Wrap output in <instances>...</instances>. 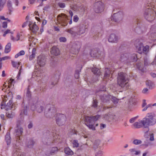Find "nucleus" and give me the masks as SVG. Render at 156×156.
Segmentation results:
<instances>
[{
	"instance_id": "obj_1",
	"label": "nucleus",
	"mask_w": 156,
	"mask_h": 156,
	"mask_svg": "<svg viewBox=\"0 0 156 156\" xmlns=\"http://www.w3.org/2000/svg\"><path fill=\"white\" fill-rule=\"evenodd\" d=\"M100 116L97 115L94 116L85 117L84 120L85 124L90 129L95 130V128L94 126V122L98 120Z\"/></svg>"
},
{
	"instance_id": "obj_2",
	"label": "nucleus",
	"mask_w": 156,
	"mask_h": 156,
	"mask_svg": "<svg viewBox=\"0 0 156 156\" xmlns=\"http://www.w3.org/2000/svg\"><path fill=\"white\" fill-rule=\"evenodd\" d=\"M141 41V40L136 39L135 41L134 45L139 53L141 54L143 52L146 54L149 51V47L146 45L144 47Z\"/></svg>"
},
{
	"instance_id": "obj_3",
	"label": "nucleus",
	"mask_w": 156,
	"mask_h": 156,
	"mask_svg": "<svg viewBox=\"0 0 156 156\" xmlns=\"http://www.w3.org/2000/svg\"><path fill=\"white\" fill-rule=\"evenodd\" d=\"M126 74L123 73H119L117 77V83L122 88L125 87V89L128 88V83L126 82L127 78Z\"/></svg>"
},
{
	"instance_id": "obj_4",
	"label": "nucleus",
	"mask_w": 156,
	"mask_h": 156,
	"mask_svg": "<svg viewBox=\"0 0 156 156\" xmlns=\"http://www.w3.org/2000/svg\"><path fill=\"white\" fill-rule=\"evenodd\" d=\"M144 16L147 21H152L155 19L156 13L152 9L148 8L146 9Z\"/></svg>"
},
{
	"instance_id": "obj_5",
	"label": "nucleus",
	"mask_w": 156,
	"mask_h": 156,
	"mask_svg": "<svg viewBox=\"0 0 156 156\" xmlns=\"http://www.w3.org/2000/svg\"><path fill=\"white\" fill-rule=\"evenodd\" d=\"M55 112L56 110L53 106L50 105L46 106L44 115L47 117H52Z\"/></svg>"
},
{
	"instance_id": "obj_6",
	"label": "nucleus",
	"mask_w": 156,
	"mask_h": 156,
	"mask_svg": "<svg viewBox=\"0 0 156 156\" xmlns=\"http://www.w3.org/2000/svg\"><path fill=\"white\" fill-rule=\"evenodd\" d=\"M68 19V16L63 13L59 14L57 16L58 23L62 26H65L67 25Z\"/></svg>"
},
{
	"instance_id": "obj_7",
	"label": "nucleus",
	"mask_w": 156,
	"mask_h": 156,
	"mask_svg": "<svg viewBox=\"0 0 156 156\" xmlns=\"http://www.w3.org/2000/svg\"><path fill=\"white\" fill-rule=\"evenodd\" d=\"M59 136L58 135L54 136L52 137L51 136H48L47 137H44L42 139V142L44 144L49 145L51 143H54L56 139V141L58 142V139Z\"/></svg>"
},
{
	"instance_id": "obj_8",
	"label": "nucleus",
	"mask_w": 156,
	"mask_h": 156,
	"mask_svg": "<svg viewBox=\"0 0 156 156\" xmlns=\"http://www.w3.org/2000/svg\"><path fill=\"white\" fill-rule=\"evenodd\" d=\"M31 108L33 111L36 109L37 112L41 113L44 109V105L42 102L40 101L37 102L35 103V104L32 105Z\"/></svg>"
},
{
	"instance_id": "obj_9",
	"label": "nucleus",
	"mask_w": 156,
	"mask_h": 156,
	"mask_svg": "<svg viewBox=\"0 0 156 156\" xmlns=\"http://www.w3.org/2000/svg\"><path fill=\"white\" fill-rule=\"evenodd\" d=\"M123 18V13L122 12L119 11L114 13L112 16L111 18V20H113L115 22L122 20Z\"/></svg>"
},
{
	"instance_id": "obj_10",
	"label": "nucleus",
	"mask_w": 156,
	"mask_h": 156,
	"mask_svg": "<svg viewBox=\"0 0 156 156\" xmlns=\"http://www.w3.org/2000/svg\"><path fill=\"white\" fill-rule=\"evenodd\" d=\"M100 98L101 100L104 102H106L108 101L109 100L111 99L114 104L117 103L119 101L116 98L110 95L106 96L104 95L103 96H101Z\"/></svg>"
},
{
	"instance_id": "obj_11",
	"label": "nucleus",
	"mask_w": 156,
	"mask_h": 156,
	"mask_svg": "<svg viewBox=\"0 0 156 156\" xmlns=\"http://www.w3.org/2000/svg\"><path fill=\"white\" fill-rule=\"evenodd\" d=\"M66 117L63 115L58 114L57 115V117L56 118L57 123L59 126L64 125L66 121Z\"/></svg>"
},
{
	"instance_id": "obj_12",
	"label": "nucleus",
	"mask_w": 156,
	"mask_h": 156,
	"mask_svg": "<svg viewBox=\"0 0 156 156\" xmlns=\"http://www.w3.org/2000/svg\"><path fill=\"white\" fill-rule=\"evenodd\" d=\"M103 4L102 2L98 1L94 4V10L96 13H100L104 9Z\"/></svg>"
},
{
	"instance_id": "obj_13",
	"label": "nucleus",
	"mask_w": 156,
	"mask_h": 156,
	"mask_svg": "<svg viewBox=\"0 0 156 156\" xmlns=\"http://www.w3.org/2000/svg\"><path fill=\"white\" fill-rule=\"evenodd\" d=\"M80 47V44L79 43H75L73 44L71 49L70 52L74 54H77L79 51Z\"/></svg>"
},
{
	"instance_id": "obj_14",
	"label": "nucleus",
	"mask_w": 156,
	"mask_h": 156,
	"mask_svg": "<svg viewBox=\"0 0 156 156\" xmlns=\"http://www.w3.org/2000/svg\"><path fill=\"white\" fill-rule=\"evenodd\" d=\"M46 58L44 56L40 55L38 57L37 63L40 67H44L46 64Z\"/></svg>"
},
{
	"instance_id": "obj_15",
	"label": "nucleus",
	"mask_w": 156,
	"mask_h": 156,
	"mask_svg": "<svg viewBox=\"0 0 156 156\" xmlns=\"http://www.w3.org/2000/svg\"><path fill=\"white\" fill-rule=\"evenodd\" d=\"M23 128L20 127H17L15 130L16 141L19 143L20 142V136L23 133Z\"/></svg>"
},
{
	"instance_id": "obj_16",
	"label": "nucleus",
	"mask_w": 156,
	"mask_h": 156,
	"mask_svg": "<svg viewBox=\"0 0 156 156\" xmlns=\"http://www.w3.org/2000/svg\"><path fill=\"white\" fill-rule=\"evenodd\" d=\"M130 54L128 53H125L122 54L120 56L119 59L122 62L128 63L129 62V56Z\"/></svg>"
},
{
	"instance_id": "obj_17",
	"label": "nucleus",
	"mask_w": 156,
	"mask_h": 156,
	"mask_svg": "<svg viewBox=\"0 0 156 156\" xmlns=\"http://www.w3.org/2000/svg\"><path fill=\"white\" fill-rule=\"evenodd\" d=\"M119 39V38L118 36L115 34H112L109 36L108 39V41L109 42L112 43H116Z\"/></svg>"
},
{
	"instance_id": "obj_18",
	"label": "nucleus",
	"mask_w": 156,
	"mask_h": 156,
	"mask_svg": "<svg viewBox=\"0 0 156 156\" xmlns=\"http://www.w3.org/2000/svg\"><path fill=\"white\" fill-rule=\"evenodd\" d=\"M147 116L149 117L148 119L149 120V125H152L156 122V119L154 118L155 115L153 113H148Z\"/></svg>"
},
{
	"instance_id": "obj_19",
	"label": "nucleus",
	"mask_w": 156,
	"mask_h": 156,
	"mask_svg": "<svg viewBox=\"0 0 156 156\" xmlns=\"http://www.w3.org/2000/svg\"><path fill=\"white\" fill-rule=\"evenodd\" d=\"M30 30L34 33H35L38 30V26L35 23L30 22L29 24Z\"/></svg>"
},
{
	"instance_id": "obj_20",
	"label": "nucleus",
	"mask_w": 156,
	"mask_h": 156,
	"mask_svg": "<svg viewBox=\"0 0 156 156\" xmlns=\"http://www.w3.org/2000/svg\"><path fill=\"white\" fill-rule=\"evenodd\" d=\"M14 147L15 150L14 151L13 156H22L21 152L20 151V150L18 149V146L15 145L14 146Z\"/></svg>"
},
{
	"instance_id": "obj_21",
	"label": "nucleus",
	"mask_w": 156,
	"mask_h": 156,
	"mask_svg": "<svg viewBox=\"0 0 156 156\" xmlns=\"http://www.w3.org/2000/svg\"><path fill=\"white\" fill-rule=\"evenodd\" d=\"M50 52L51 54L55 55H58L59 54V50L56 46L53 47Z\"/></svg>"
},
{
	"instance_id": "obj_22",
	"label": "nucleus",
	"mask_w": 156,
	"mask_h": 156,
	"mask_svg": "<svg viewBox=\"0 0 156 156\" xmlns=\"http://www.w3.org/2000/svg\"><path fill=\"white\" fill-rule=\"evenodd\" d=\"M90 55L92 57H99L100 54L97 50H94L91 51Z\"/></svg>"
},
{
	"instance_id": "obj_23",
	"label": "nucleus",
	"mask_w": 156,
	"mask_h": 156,
	"mask_svg": "<svg viewBox=\"0 0 156 156\" xmlns=\"http://www.w3.org/2000/svg\"><path fill=\"white\" fill-rule=\"evenodd\" d=\"M149 121V120L147 118H144L143 120H141L143 126L145 128L147 127L148 125H150Z\"/></svg>"
},
{
	"instance_id": "obj_24",
	"label": "nucleus",
	"mask_w": 156,
	"mask_h": 156,
	"mask_svg": "<svg viewBox=\"0 0 156 156\" xmlns=\"http://www.w3.org/2000/svg\"><path fill=\"white\" fill-rule=\"evenodd\" d=\"M85 28L83 26H78V35H80L85 32Z\"/></svg>"
},
{
	"instance_id": "obj_25",
	"label": "nucleus",
	"mask_w": 156,
	"mask_h": 156,
	"mask_svg": "<svg viewBox=\"0 0 156 156\" xmlns=\"http://www.w3.org/2000/svg\"><path fill=\"white\" fill-rule=\"evenodd\" d=\"M58 151V149L56 147H54L51 148L50 150V153L49 154L46 153V155L48 156H49L50 154L52 155H53Z\"/></svg>"
},
{
	"instance_id": "obj_26",
	"label": "nucleus",
	"mask_w": 156,
	"mask_h": 156,
	"mask_svg": "<svg viewBox=\"0 0 156 156\" xmlns=\"http://www.w3.org/2000/svg\"><path fill=\"white\" fill-rule=\"evenodd\" d=\"M34 144V140L30 139L28 140L26 144V146L29 148H32Z\"/></svg>"
},
{
	"instance_id": "obj_27",
	"label": "nucleus",
	"mask_w": 156,
	"mask_h": 156,
	"mask_svg": "<svg viewBox=\"0 0 156 156\" xmlns=\"http://www.w3.org/2000/svg\"><path fill=\"white\" fill-rule=\"evenodd\" d=\"M110 70L106 68L105 69V73L104 75V77L105 78H108L110 77L111 76V72Z\"/></svg>"
},
{
	"instance_id": "obj_28",
	"label": "nucleus",
	"mask_w": 156,
	"mask_h": 156,
	"mask_svg": "<svg viewBox=\"0 0 156 156\" xmlns=\"http://www.w3.org/2000/svg\"><path fill=\"white\" fill-rule=\"evenodd\" d=\"M5 140L8 145H9L11 142V138L10 136V133L8 132L5 136Z\"/></svg>"
},
{
	"instance_id": "obj_29",
	"label": "nucleus",
	"mask_w": 156,
	"mask_h": 156,
	"mask_svg": "<svg viewBox=\"0 0 156 156\" xmlns=\"http://www.w3.org/2000/svg\"><path fill=\"white\" fill-rule=\"evenodd\" d=\"M137 59V55L135 54H133L130 56H129V62L136 61Z\"/></svg>"
},
{
	"instance_id": "obj_30",
	"label": "nucleus",
	"mask_w": 156,
	"mask_h": 156,
	"mask_svg": "<svg viewBox=\"0 0 156 156\" xmlns=\"http://www.w3.org/2000/svg\"><path fill=\"white\" fill-rule=\"evenodd\" d=\"M64 152L69 155H72L73 154V152L69 147H66L64 149Z\"/></svg>"
},
{
	"instance_id": "obj_31",
	"label": "nucleus",
	"mask_w": 156,
	"mask_h": 156,
	"mask_svg": "<svg viewBox=\"0 0 156 156\" xmlns=\"http://www.w3.org/2000/svg\"><path fill=\"white\" fill-rule=\"evenodd\" d=\"M108 116L109 120H112L116 122L118 120V118L114 114H109Z\"/></svg>"
},
{
	"instance_id": "obj_32",
	"label": "nucleus",
	"mask_w": 156,
	"mask_h": 156,
	"mask_svg": "<svg viewBox=\"0 0 156 156\" xmlns=\"http://www.w3.org/2000/svg\"><path fill=\"white\" fill-rule=\"evenodd\" d=\"M144 66H148L151 65L153 66L154 65V62L150 63L149 62V61L148 59L147 58H144Z\"/></svg>"
},
{
	"instance_id": "obj_33",
	"label": "nucleus",
	"mask_w": 156,
	"mask_h": 156,
	"mask_svg": "<svg viewBox=\"0 0 156 156\" xmlns=\"http://www.w3.org/2000/svg\"><path fill=\"white\" fill-rule=\"evenodd\" d=\"M92 71L94 75H100L101 73L99 69L95 67L92 69Z\"/></svg>"
},
{
	"instance_id": "obj_34",
	"label": "nucleus",
	"mask_w": 156,
	"mask_h": 156,
	"mask_svg": "<svg viewBox=\"0 0 156 156\" xmlns=\"http://www.w3.org/2000/svg\"><path fill=\"white\" fill-rule=\"evenodd\" d=\"M134 126L136 128H140L143 126L141 120H139L138 122H135L133 124Z\"/></svg>"
},
{
	"instance_id": "obj_35",
	"label": "nucleus",
	"mask_w": 156,
	"mask_h": 156,
	"mask_svg": "<svg viewBox=\"0 0 156 156\" xmlns=\"http://www.w3.org/2000/svg\"><path fill=\"white\" fill-rule=\"evenodd\" d=\"M130 152L133 155H138L140 153V151H136L135 148L130 149L129 150Z\"/></svg>"
},
{
	"instance_id": "obj_36",
	"label": "nucleus",
	"mask_w": 156,
	"mask_h": 156,
	"mask_svg": "<svg viewBox=\"0 0 156 156\" xmlns=\"http://www.w3.org/2000/svg\"><path fill=\"white\" fill-rule=\"evenodd\" d=\"M146 85L149 87L150 89H152L154 87V84L150 80H148L146 81Z\"/></svg>"
},
{
	"instance_id": "obj_37",
	"label": "nucleus",
	"mask_w": 156,
	"mask_h": 156,
	"mask_svg": "<svg viewBox=\"0 0 156 156\" xmlns=\"http://www.w3.org/2000/svg\"><path fill=\"white\" fill-rule=\"evenodd\" d=\"M7 116L9 118H12L14 115V112L11 110L9 111L6 113Z\"/></svg>"
},
{
	"instance_id": "obj_38",
	"label": "nucleus",
	"mask_w": 156,
	"mask_h": 156,
	"mask_svg": "<svg viewBox=\"0 0 156 156\" xmlns=\"http://www.w3.org/2000/svg\"><path fill=\"white\" fill-rule=\"evenodd\" d=\"M11 44L9 43L5 46V53H8L11 50Z\"/></svg>"
},
{
	"instance_id": "obj_39",
	"label": "nucleus",
	"mask_w": 156,
	"mask_h": 156,
	"mask_svg": "<svg viewBox=\"0 0 156 156\" xmlns=\"http://www.w3.org/2000/svg\"><path fill=\"white\" fill-rule=\"evenodd\" d=\"M2 101L1 104V106H4L5 105V102L7 101L8 99L6 96H2Z\"/></svg>"
},
{
	"instance_id": "obj_40",
	"label": "nucleus",
	"mask_w": 156,
	"mask_h": 156,
	"mask_svg": "<svg viewBox=\"0 0 156 156\" xmlns=\"http://www.w3.org/2000/svg\"><path fill=\"white\" fill-rule=\"evenodd\" d=\"M136 66L138 69L142 72H144L143 66L141 62L138 63L136 64Z\"/></svg>"
},
{
	"instance_id": "obj_41",
	"label": "nucleus",
	"mask_w": 156,
	"mask_h": 156,
	"mask_svg": "<svg viewBox=\"0 0 156 156\" xmlns=\"http://www.w3.org/2000/svg\"><path fill=\"white\" fill-rule=\"evenodd\" d=\"M135 31L138 34H140L142 33L143 30L142 28H141L139 26L136 27Z\"/></svg>"
},
{
	"instance_id": "obj_42",
	"label": "nucleus",
	"mask_w": 156,
	"mask_h": 156,
	"mask_svg": "<svg viewBox=\"0 0 156 156\" xmlns=\"http://www.w3.org/2000/svg\"><path fill=\"white\" fill-rule=\"evenodd\" d=\"M58 82V79L57 78H55L54 77H53L51 79V84L54 86L56 85Z\"/></svg>"
},
{
	"instance_id": "obj_43",
	"label": "nucleus",
	"mask_w": 156,
	"mask_h": 156,
	"mask_svg": "<svg viewBox=\"0 0 156 156\" xmlns=\"http://www.w3.org/2000/svg\"><path fill=\"white\" fill-rule=\"evenodd\" d=\"M35 49L34 48H33L32 50V54L30 55L29 57V59L30 60H32L34 58L35 56Z\"/></svg>"
},
{
	"instance_id": "obj_44",
	"label": "nucleus",
	"mask_w": 156,
	"mask_h": 156,
	"mask_svg": "<svg viewBox=\"0 0 156 156\" xmlns=\"http://www.w3.org/2000/svg\"><path fill=\"white\" fill-rule=\"evenodd\" d=\"M33 76L38 77L39 80H40V78H41V74L39 73V71H34L33 73Z\"/></svg>"
},
{
	"instance_id": "obj_45",
	"label": "nucleus",
	"mask_w": 156,
	"mask_h": 156,
	"mask_svg": "<svg viewBox=\"0 0 156 156\" xmlns=\"http://www.w3.org/2000/svg\"><path fill=\"white\" fill-rule=\"evenodd\" d=\"M7 6L9 8V11H11L12 9V3L11 1L9 0L8 1L7 3Z\"/></svg>"
},
{
	"instance_id": "obj_46",
	"label": "nucleus",
	"mask_w": 156,
	"mask_h": 156,
	"mask_svg": "<svg viewBox=\"0 0 156 156\" xmlns=\"http://www.w3.org/2000/svg\"><path fill=\"white\" fill-rule=\"evenodd\" d=\"M27 107H26V108H24L21 111V112L20 113V115H23V114L26 115L27 113Z\"/></svg>"
},
{
	"instance_id": "obj_47",
	"label": "nucleus",
	"mask_w": 156,
	"mask_h": 156,
	"mask_svg": "<svg viewBox=\"0 0 156 156\" xmlns=\"http://www.w3.org/2000/svg\"><path fill=\"white\" fill-rule=\"evenodd\" d=\"M25 54V52L23 50L21 51L19 53L15 55V58H17L19 56L23 55Z\"/></svg>"
},
{
	"instance_id": "obj_48",
	"label": "nucleus",
	"mask_w": 156,
	"mask_h": 156,
	"mask_svg": "<svg viewBox=\"0 0 156 156\" xmlns=\"http://www.w3.org/2000/svg\"><path fill=\"white\" fill-rule=\"evenodd\" d=\"M142 141L141 140H134L133 142V144L135 145H138L141 144L142 143Z\"/></svg>"
},
{
	"instance_id": "obj_49",
	"label": "nucleus",
	"mask_w": 156,
	"mask_h": 156,
	"mask_svg": "<svg viewBox=\"0 0 156 156\" xmlns=\"http://www.w3.org/2000/svg\"><path fill=\"white\" fill-rule=\"evenodd\" d=\"M66 31L72 35L76 36L74 33V31L73 29V27L67 30Z\"/></svg>"
},
{
	"instance_id": "obj_50",
	"label": "nucleus",
	"mask_w": 156,
	"mask_h": 156,
	"mask_svg": "<svg viewBox=\"0 0 156 156\" xmlns=\"http://www.w3.org/2000/svg\"><path fill=\"white\" fill-rule=\"evenodd\" d=\"M73 29L74 31L75 35H76V34L78 35V26L73 27Z\"/></svg>"
},
{
	"instance_id": "obj_51",
	"label": "nucleus",
	"mask_w": 156,
	"mask_h": 156,
	"mask_svg": "<svg viewBox=\"0 0 156 156\" xmlns=\"http://www.w3.org/2000/svg\"><path fill=\"white\" fill-rule=\"evenodd\" d=\"M73 146L74 147H77L79 146V144L77 140H74L73 142Z\"/></svg>"
},
{
	"instance_id": "obj_52",
	"label": "nucleus",
	"mask_w": 156,
	"mask_h": 156,
	"mask_svg": "<svg viewBox=\"0 0 156 156\" xmlns=\"http://www.w3.org/2000/svg\"><path fill=\"white\" fill-rule=\"evenodd\" d=\"M77 132L75 130L73 129H71L69 132V133L70 135H72L74 134H77Z\"/></svg>"
},
{
	"instance_id": "obj_53",
	"label": "nucleus",
	"mask_w": 156,
	"mask_h": 156,
	"mask_svg": "<svg viewBox=\"0 0 156 156\" xmlns=\"http://www.w3.org/2000/svg\"><path fill=\"white\" fill-rule=\"evenodd\" d=\"M103 154V152L101 151H97L95 154V156H102Z\"/></svg>"
},
{
	"instance_id": "obj_54",
	"label": "nucleus",
	"mask_w": 156,
	"mask_h": 156,
	"mask_svg": "<svg viewBox=\"0 0 156 156\" xmlns=\"http://www.w3.org/2000/svg\"><path fill=\"white\" fill-rule=\"evenodd\" d=\"M59 40L61 42H65L66 41V39L65 37H61L59 38Z\"/></svg>"
},
{
	"instance_id": "obj_55",
	"label": "nucleus",
	"mask_w": 156,
	"mask_h": 156,
	"mask_svg": "<svg viewBox=\"0 0 156 156\" xmlns=\"http://www.w3.org/2000/svg\"><path fill=\"white\" fill-rule=\"evenodd\" d=\"M14 81V80L13 79L11 78L8 81V84L9 85L8 86V88H9L10 87V85H12V84L13 83V82Z\"/></svg>"
},
{
	"instance_id": "obj_56",
	"label": "nucleus",
	"mask_w": 156,
	"mask_h": 156,
	"mask_svg": "<svg viewBox=\"0 0 156 156\" xmlns=\"http://www.w3.org/2000/svg\"><path fill=\"white\" fill-rule=\"evenodd\" d=\"M79 18L77 15H75L73 17V21L75 22H77L79 20Z\"/></svg>"
},
{
	"instance_id": "obj_57",
	"label": "nucleus",
	"mask_w": 156,
	"mask_h": 156,
	"mask_svg": "<svg viewBox=\"0 0 156 156\" xmlns=\"http://www.w3.org/2000/svg\"><path fill=\"white\" fill-rule=\"evenodd\" d=\"M97 102L96 100H94L92 106L94 108H96L97 106Z\"/></svg>"
},
{
	"instance_id": "obj_58",
	"label": "nucleus",
	"mask_w": 156,
	"mask_h": 156,
	"mask_svg": "<svg viewBox=\"0 0 156 156\" xmlns=\"http://www.w3.org/2000/svg\"><path fill=\"white\" fill-rule=\"evenodd\" d=\"M7 0H0V4L4 6L6 3Z\"/></svg>"
},
{
	"instance_id": "obj_59",
	"label": "nucleus",
	"mask_w": 156,
	"mask_h": 156,
	"mask_svg": "<svg viewBox=\"0 0 156 156\" xmlns=\"http://www.w3.org/2000/svg\"><path fill=\"white\" fill-rule=\"evenodd\" d=\"M149 140L151 141H153L154 140V135L153 133L150 134Z\"/></svg>"
},
{
	"instance_id": "obj_60",
	"label": "nucleus",
	"mask_w": 156,
	"mask_h": 156,
	"mask_svg": "<svg viewBox=\"0 0 156 156\" xmlns=\"http://www.w3.org/2000/svg\"><path fill=\"white\" fill-rule=\"evenodd\" d=\"M137 118V117L136 116V117H134V118L131 119L129 120V122L131 123H132L133 122L135 121V120Z\"/></svg>"
},
{
	"instance_id": "obj_61",
	"label": "nucleus",
	"mask_w": 156,
	"mask_h": 156,
	"mask_svg": "<svg viewBox=\"0 0 156 156\" xmlns=\"http://www.w3.org/2000/svg\"><path fill=\"white\" fill-rule=\"evenodd\" d=\"M58 5L61 8H64L65 6V4L64 3H58Z\"/></svg>"
},
{
	"instance_id": "obj_62",
	"label": "nucleus",
	"mask_w": 156,
	"mask_h": 156,
	"mask_svg": "<svg viewBox=\"0 0 156 156\" xmlns=\"http://www.w3.org/2000/svg\"><path fill=\"white\" fill-rule=\"evenodd\" d=\"M2 27L4 28H6L7 27V23L6 22H4L3 23Z\"/></svg>"
},
{
	"instance_id": "obj_63",
	"label": "nucleus",
	"mask_w": 156,
	"mask_h": 156,
	"mask_svg": "<svg viewBox=\"0 0 156 156\" xmlns=\"http://www.w3.org/2000/svg\"><path fill=\"white\" fill-rule=\"evenodd\" d=\"M148 91V89L147 88H144L142 92L144 94H147Z\"/></svg>"
},
{
	"instance_id": "obj_64",
	"label": "nucleus",
	"mask_w": 156,
	"mask_h": 156,
	"mask_svg": "<svg viewBox=\"0 0 156 156\" xmlns=\"http://www.w3.org/2000/svg\"><path fill=\"white\" fill-rule=\"evenodd\" d=\"M79 76V74L78 72H76L75 74V77L76 78L78 79Z\"/></svg>"
}]
</instances>
